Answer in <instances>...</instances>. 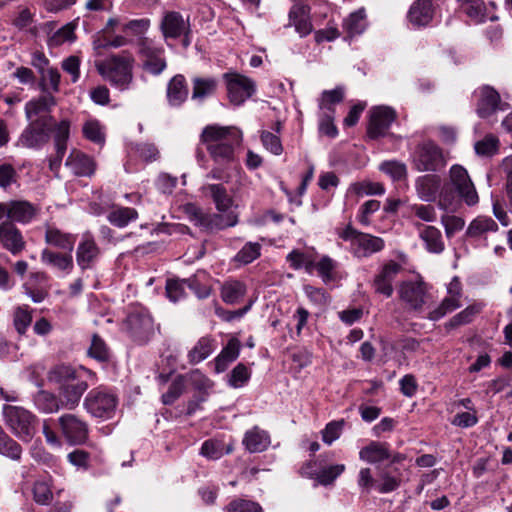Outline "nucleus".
Instances as JSON below:
<instances>
[{"label": "nucleus", "instance_id": "1", "mask_svg": "<svg viewBox=\"0 0 512 512\" xmlns=\"http://www.w3.org/2000/svg\"><path fill=\"white\" fill-rule=\"evenodd\" d=\"M200 141L215 164L206 177L228 182L227 170L236 161L235 149L241 142L240 132L233 127L208 125L203 129Z\"/></svg>", "mask_w": 512, "mask_h": 512}, {"label": "nucleus", "instance_id": "2", "mask_svg": "<svg viewBox=\"0 0 512 512\" xmlns=\"http://www.w3.org/2000/svg\"><path fill=\"white\" fill-rule=\"evenodd\" d=\"M134 63L135 59L131 54L122 53L96 62V69L112 86L125 91L133 82Z\"/></svg>", "mask_w": 512, "mask_h": 512}, {"label": "nucleus", "instance_id": "3", "mask_svg": "<svg viewBox=\"0 0 512 512\" xmlns=\"http://www.w3.org/2000/svg\"><path fill=\"white\" fill-rule=\"evenodd\" d=\"M340 239L349 244L348 251L358 259L363 260L371 257L373 254L381 252L385 248V241L379 236L361 232L351 224L337 231Z\"/></svg>", "mask_w": 512, "mask_h": 512}, {"label": "nucleus", "instance_id": "4", "mask_svg": "<svg viewBox=\"0 0 512 512\" xmlns=\"http://www.w3.org/2000/svg\"><path fill=\"white\" fill-rule=\"evenodd\" d=\"M53 117L50 115L40 116L28 121V125L19 135L16 147L40 150L50 139Z\"/></svg>", "mask_w": 512, "mask_h": 512}, {"label": "nucleus", "instance_id": "5", "mask_svg": "<svg viewBox=\"0 0 512 512\" xmlns=\"http://www.w3.org/2000/svg\"><path fill=\"white\" fill-rule=\"evenodd\" d=\"M137 53L141 68L151 76H160L168 66L166 52L162 45L156 44L149 38H140L137 43Z\"/></svg>", "mask_w": 512, "mask_h": 512}, {"label": "nucleus", "instance_id": "6", "mask_svg": "<svg viewBox=\"0 0 512 512\" xmlns=\"http://www.w3.org/2000/svg\"><path fill=\"white\" fill-rule=\"evenodd\" d=\"M441 178L436 174H426L415 180V189L418 197L425 202H434L439 195V207L446 209L454 200V194L450 188H441Z\"/></svg>", "mask_w": 512, "mask_h": 512}, {"label": "nucleus", "instance_id": "7", "mask_svg": "<svg viewBox=\"0 0 512 512\" xmlns=\"http://www.w3.org/2000/svg\"><path fill=\"white\" fill-rule=\"evenodd\" d=\"M117 404V396L103 386L91 389L83 402V406L89 414L95 418L102 419L112 418Z\"/></svg>", "mask_w": 512, "mask_h": 512}, {"label": "nucleus", "instance_id": "8", "mask_svg": "<svg viewBox=\"0 0 512 512\" xmlns=\"http://www.w3.org/2000/svg\"><path fill=\"white\" fill-rule=\"evenodd\" d=\"M160 30L167 43L169 40L181 38L183 47L187 48L192 42L190 20L189 18L185 19L182 14L177 11L164 13L160 22Z\"/></svg>", "mask_w": 512, "mask_h": 512}, {"label": "nucleus", "instance_id": "9", "mask_svg": "<svg viewBox=\"0 0 512 512\" xmlns=\"http://www.w3.org/2000/svg\"><path fill=\"white\" fill-rule=\"evenodd\" d=\"M3 414L7 425L22 441L29 442L34 433V416L27 410L16 406H5Z\"/></svg>", "mask_w": 512, "mask_h": 512}, {"label": "nucleus", "instance_id": "10", "mask_svg": "<svg viewBox=\"0 0 512 512\" xmlns=\"http://www.w3.org/2000/svg\"><path fill=\"white\" fill-rule=\"evenodd\" d=\"M415 168L420 172L440 170L446 165V160L440 147L431 141L419 144L413 155Z\"/></svg>", "mask_w": 512, "mask_h": 512}, {"label": "nucleus", "instance_id": "11", "mask_svg": "<svg viewBox=\"0 0 512 512\" xmlns=\"http://www.w3.org/2000/svg\"><path fill=\"white\" fill-rule=\"evenodd\" d=\"M223 78L226 82L228 98L234 105H242L256 92L254 80L245 75L229 72L225 73Z\"/></svg>", "mask_w": 512, "mask_h": 512}, {"label": "nucleus", "instance_id": "12", "mask_svg": "<svg viewBox=\"0 0 512 512\" xmlns=\"http://www.w3.org/2000/svg\"><path fill=\"white\" fill-rule=\"evenodd\" d=\"M449 179L451 185L455 188L459 197L468 206H475L479 202V196L476 188L467 172V170L458 164L451 166L449 170Z\"/></svg>", "mask_w": 512, "mask_h": 512}, {"label": "nucleus", "instance_id": "13", "mask_svg": "<svg viewBox=\"0 0 512 512\" xmlns=\"http://www.w3.org/2000/svg\"><path fill=\"white\" fill-rule=\"evenodd\" d=\"M477 98L476 112L481 118H488L497 111H506L509 103L501 101L500 94L491 86L484 85L474 92Z\"/></svg>", "mask_w": 512, "mask_h": 512}, {"label": "nucleus", "instance_id": "14", "mask_svg": "<svg viewBox=\"0 0 512 512\" xmlns=\"http://www.w3.org/2000/svg\"><path fill=\"white\" fill-rule=\"evenodd\" d=\"M126 327L131 337L139 343H144L154 332L153 318L148 311L136 309L127 316Z\"/></svg>", "mask_w": 512, "mask_h": 512}, {"label": "nucleus", "instance_id": "15", "mask_svg": "<svg viewBox=\"0 0 512 512\" xmlns=\"http://www.w3.org/2000/svg\"><path fill=\"white\" fill-rule=\"evenodd\" d=\"M61 432L68 443L80 445L88 439V424L74 414H64L58 418Z\"/></svg>", "mask_w": 512, "mask_h": 512}, {"label": "nucleus", "instance_id": "16", "mask_svg": "<svg viewBox=\"0 0 512 512\" xmlns=\"http://www.w3.org/2000/svg\"><path fill=\"white\" fill-rule=\"evenodd\" d=\"M396 117V112L391 107L377 106L372 108L367 130L368 136L372 139L384 136Z\"/></svg>", "mask_w": 512, "mask_h": 512}, {"label": "nucleus", "instance_id": "17", "mask_svg": "<svg viewBox=\"0 0 512 512\" xmlns=\"http://www.w3.org/2000/svg\"><path fill=\"white\" fill-rule=\"evenodd\" d=\"M402 271V266L396 261H388L379 269L374 276L372 287L377 294H381L386 298L393 295V282L397 275Z\"/></svg>", "mask_w": 512, "mask_h": 512}, {"label": "nucleus", "instance_id": "18", "mask_svg": "<svg viewBox=\"0 0 512 512\" xmlns=\"http://www.w3.org/2000/svg\"><path fill=\"white\" fill-rule=\"evenodd\" d=\"M191 221L205 231H213L235 226L238 219L234 214L224 217L219 214H206L201 209L193 208Z\"/></svg>", "mask_w": 512, "mask_h": 512}, {"label": "nucleus", "instance_id": "19", "mask_svg": "<svg viewBox=\"0 0 512 512\" xmlns=\"http://www.w3.org/2000/svg\"><path fill=\"white\" fill-rule=\"evenodd\" d=\"M101 255V249L90 232L81 236L76 249V261L80 269H91Z\"/></svg>", "mask_w": 512, "mask_h": 512}, {"label": "nucleus", "instance_id": "20", "mask_svg": "<svg viewBox=\"0 0 512 512\" xmlns=\"http://www.w3.org/2000/svg\"><path fill=\"white\" fill-rule=\"evenodd\" d=\"M399 297L411 309L419 311L426 302L427 287L422 281H405L400 285Z\"/></svg>", "mask_w": 512, "mask_h": 512}, {"label": "nucleus", "instance_id": "21", "mask_svg": "<svg viewBox=\"0 0 512 512\" xmlns=\"http://www.w3.org/2000/svg\"><path fill=\"white\" fill-rule=\"evenodd\" d=\"M0 243L12 255L20 254L26 247L21 231L11 221H4L0 224Z\"/></svg>", "mask_w": 512, "mask_h": 512}, {"label": "nucleus", "instance_id": "22", "mask_svg": "<svg viewBox=\"0 0 512 512\" xmlns=\"http://www.w3.org/2000/svg\"><path fill=\"white\" fill-rule=\"evenodd\" d=\"M87 380L80 375L77 380L66 384L59 389V399L62 409L74 410L78 407L83 394L89 387Z\"/></svg>", "mask_w": 512, "mask_h": 512}, {"label": "nucleus", "instance_id": "23", "mask_svg": "<svg viewBox=\"0 0 512 512\" xmlns=\"http://www.w3.org/2000/svg\"><path fill=\"white\" fill-rule=\"evenodd\" d=\"M65 166L78 177H91L96 169V164L91 157L75 149L67 157Z\"/></svg>", "mask_w": 512, "mask_h": 512}, {"label": "nucleus", "instance_id": "24", "mask_svg": "<svg viewBox=\"0 0 512 512\" xmlns=\"http://www.w3.org/2000/svg\"><path fill=\"white\" fill-rule=\"evenodd\" d=\"M289 25L295 27L300 37H305L312 32L310 19V7L303 3H294L289 11Z\"/></svg>", "mask_w": 512, "mask_h": 512}, {"label": "nucleus", "instance_id": "25", "mask_svg": "<svg viewBox=\"0 0 512 512\" xmlns=\"http://www.w3.org/2000/svg\"><path fill=\"white\" fill-rule=\"evenodd\" d=\"M40 207L26 200H13L9 202L8 221L21 224L30 223L39 213Z\"/></svg>", "mask_w": 512, "mask_h": 512}, {"label": "nucleus", "instance_id": "26", "mask_svg": "<svg viewBox=\"0 0 512 512\" xmlns=\"http://www.w3.org/2000/svg\"><path fill=\"white\" fill-rule=\"evenodd\" d=\"M414 226L418 229L419 237L424 242L428 252L439 254L444 251L445 244L441 231L438 228L431 225H423L419 222H415Z\"/></svg>", "mask_w": 512, "mask_h": 512}, {"label": "nucleus", "instance_id": "27", "mask_svg": "<svg viewBox=\"0 0 512 512\" xmlns=\"http://www.w3.org/2000/svg\"><path fill=\"white\" fill-rule=\"evenodd\" d=\"M187 82L182 74L173 76L167 83L166 98L172 107H180L188 98Z\"/></svg>", "mask_w": 512, "mask_h": 512}, {"label": "nucleus", "instance_id": "28", "mask_svg": "<svg viewBox=\"0 0 512 512\" xmlns=\"http://www.w3.org/2000/svg\"><path fill=\"white\" fill-rule=\"evenodd\" d=\"M56 105V99L51 93L43 92V95L29 100L25 104V116L28 121L46 115Z\"/></svg>", "mask_w": 512, "mask_h": 512}, {"label": "nucleus", "instance_id": "29", "mask_svg": "<svg viewBox=\"0 0 512 512\" xmlns=\"http://www.w3.org/2000/svg\"><path fill=\"white\" fill-rule=\"evenodd\" d=\"M192 82L191 99L203 102L206 98L213 96L218 89V80L211 76H195Z\"/></svg>", "mask_w": 512, "mask_h": 512}, {"label": "nucleus", "instance_id": "30", "mask_svg": "<svg viewBox=\"0 0 512 512\" xmlns=\"http://www.w3.org/2000/svg\"><path fill=\"white\" fill-rule=\"evenodd\" d=\"M460 8L474 22L495 21L498 17L488 11L483 0H458Z\"/></svg>", "mask_w": 512, "mask_h": 512}, {"label": "nucleus", "instance_id": "31", "mask_svg": "<svg viewBox=\"0 0 512 512\" xmlns=\"http://www.w3.org/2000/svg\"><path fill=\"white\" fill-rule=\"evenodd\" d=\"M391 452L389 444L384 442L372 441L367 446L363 447L359 452V458L370 464H376L389 460Z\"/></svg>", "mask_w": 512, "mask_h": 512}, {"label": "nucleus", "instance_id": "32", "mask_svg": "<svg viewBox=\"0 0 512 512\" xmlns=\"http://www.w3.org/2000/svg\"><path fill=\"white\" fill-rule=\"evenodd\" d=\"M201 191L213 200L219 212H226L233 205V199L228 195L223 184H206L201 188Z\"/></svg>", "mask_w": 512, "mask_h": 512}, {"label": "nucleus", "instance_id": "33", "mask_svg": "<svg viewBox=\"0 0 512 512\" xmlns=\"http://www.w3.org/2000/svg\"><path fill=\"white\" fill-rule=\"evenodd\" d=\"M45 243L55 248L72 252L75 245V236L66 233L54 226H47L45 230Z\"/></svg>", "mask_w": 512, "mask_h": 512}, {"label": "nucleus", "instance_id": "34", "mask_svg": "<svg viewBox=\"0 0 512 512\" xmlns=\"http://www.w3.org/2000/svg\"><path fill=\"white\" fill-rule=\"evenodd\" d=\"M41 261L48 266L67 273H70L74 267L72 254L68 251L67 253H59L45 248L41 252Z\"/></svg>", "mask_w": 512, "mask_h": 512}, {"label": "nucleus", "instance_id": "35", "mask_svg": "<svg viewBox=\"0 0 512 512\" xmlns=\"http://www.w3.org/2000/svg\"><path fill=\"white\" fill-rule=\"evenodd\" d=\"M243 445L250 453L262 452L270 445V436L266 431L255 426L245 433Z\"/></svg>", "mask_w": 512, "mask_h": 512}, {"label": "nucleus", "instance_id": "36", "mask_svg": "<svg viewBox=\"0 0 512 512\" xmlns=\"http://www.w3.org/2000/svg\"><path fill=\"white\" fill-rule=\"evenodd\" d=\"M80 374L74 367L66 364H58L50 368L47 372L49 383L55 384L60 389L66 384L77 380Z\"/></svg>", "mask_w": 512, "mask_h": 512}, {"label": "nucleus", "instance_id": "37", "mask_svg": "<svg viewBox=\"0 0 512 512\" xmlns=\"http://www.w3.org/2000/svg\"><path fill=\"white\" fill-rule=\"evenodd\" d=\"M433 18L432 3L430 0H417L408 12L409 21L415 26H425Z\"/></svg>", "mask_w": 512, "mask_h": 512}, {"label": "nucleus", "instance_id": "38", "mask_svg": "<svg viewBox=\"0 0 512 512\" xmlns=\"http://www.w3.org/2000/svg\"><path fill=\"white\" fill-rule=\"evenodd\" d=\"M239 354L240 342L237 338H231L214 360L215 371L217 373L226 371L228 366L239 357Z\"/></svg>", "mask_w": 512, "mask_h": 512}, {"label": "nucleus", "instance_id": "39", "mask_svg": "<svg viewBox=\"0 0 512 512\" xmlns=\"http://www.w3.org/2000/svg\"><path fill=\"white\" fill-rule=\"evenodd\" d=\"M215 350V341L209 336L201 337L194 347L188 352V360L191 364H197L208 358Z\"/></svg>", "mask_w": 512, "mask_h": 512}, {"label": "nucleus", "instance_id": "40", "mask_svg": "<svg viewBox=\"0 0 512 512\" xmlns=\"http://www.w3.org/2000/svg\"><path fill=\"white\" fill-rule=\"evenodd\" d=\"M33 401L36 408L43 413H55L62 409L59 396L46 390H39L35 394Z\"/></svg>", "mask_w": 512, "mask_h": 512}, {"label": "nucleus", "instance_id": "41", "mask_svg": "<svg viewBox=\"0 0 512 512\" xmlns=\"http://www.w3.org/2000/svg\"><path fill=\"white\" fill-rule=\"evenodd\" d=\"M246 294V286L238 280L225 281L221 286V298L227 304H235Z\"/></svg>", "mask_w": 512, "mask_h": 512}, {"label": "nucleus", "instance_id": "42", "mask_svg": "<svg viewBox=\"0 0 512 512\" xmlns=\"http://www.w3.org/2000/svg\"><path fill=\"white\" fill-rule=\"evenodd\" d=\"M138 218V212L131 207H116L107 215V220L118 228L126 227Z\"/></svg>", "mask_w": 512, "mask_h": 512}, {"label": "nucleus", "instance_id": "43", "mask_svg": "<svg viewBox=\"0 0 512 512\" xmlns=\"http://www.w3.org/2000/svg\"><path fill=\"white\" fill-rule=\"evenodd\" d=\"M497 229L498 225L492 218L479 216L469 224L466 233L469 237L478 238L487 232H495Z\"/></svg>", "mask_w": 512, "mask_h": 512}, {"label": "nucleus", "instance_id": "44", "mask_svg": "<svg viewBox=\"0 0 512 512\" xmlns=\"http://www.w3.org/2000/svg\"><path fill=\"white\" fill-rule=\"evenodd\" d=\"M0 454L13 460L20 461L22 447L19 443L8 436L0 427Z\"/></svg>", "mask_w": 512, "mask_h": 512}, {"label": "nucleus", "instance_id": "45", "mask_svg": "<svg viewBox=\"0 0 512 512\" xmlns=\"http://www.w3.org/2000/svg\"><path fill=\"white\" fill-rule=\"evenodd\" d=\"M344 29L350 36H355L361 34L366 28V13L365 10L359 9L353 13H351L344 20Z\"/></svg>", "mask_w": 512, "mask_h": 512}, {"label": "nucleus", "instance_id": "46", "mask_svg": "<svg viewBox=\"0 0 512 512\" xmlns=\"http://www.w3.org/2000/svg\"><path fill=\"white\" fill-rule=\"evenodd\" d=\"M344 91L341 87L333 90H324L319 99V109L322 112L334 113V105L343 101Z\"/></svg>", "mask_w": 512, "mask_h": 512}, {"label": "nucleus", "instance_id": "47", "mask_svg": "<svg viewBox=\"0 0 512 512\" xmlns=\"http://www.w3.org/2000/svg\"><path fill=\"white\" fill-rule=\"evenodd\" d=\"M319 276L324 283H329L337 278L339 263L329 256H323L315 265Z\"/></svg>", "mask_w": 512, "mask_h": 512}, {"label": "nucleus", "instance_id": "48", "mask_svg": "<svg viewBox=\"0 0 512 512\" xmlns=\"http://www.w3.org/2000/svg\"><path fill=\"white\" fill-rule=\"evenodd\" d=\"M483 307L484 304L480 302L469 305L450 319L449 326L454 328L470 323L473 318L482 311Z\"/></svg>", "mask_w": 512, "mask_h": 512}, {"label": "nucleus", "instance_id": "49", "mask_svg": "<svg viewBox=\"0 0 512 512\" xmlns=\"http://www.w3.org/2000/svg\"><path fill=\"white\" fill-rule=\"evenodd\" d=\"M474 149L479 156L492 157L498 152L499 139L493 134H487L475 143Z\"/></svg>", "mask_w": 512, "mask_h": 512}, {"label": "nucleus", "instance_id": "50", "mask_svg": "<svg viewBox=\"0 0 512 512\" xmlns=\"http://www.w3.org/2000/svg\"><path fill=\"white\" fill-rule=\"evenodd\" d=\"M346 466L344 464H334L323 467L317 474V483L323 486H328L334 483V481L345 471Z\"/></svg>", "mask_w": 512, "mask_h": 512}, {"label": "nucleus", "instance_id": "51", "mask_svg": "<svg viewBox=\"0 0 512 512\" xmlns=\"http://www.w3.org/2000/svg\"><path fill=\"white\" fill-rule=\"evenodd\" d=\"M261 244L258 242H247L235 256V261L247 265L261 255Z\"/></svg>", "mask_w": 512, "mask_h": 512}, {"label": "nucleus", "instance_id": "52", "mask_svg": "<svg viewBox=\"0 0 512 512\" xmlns=\"http://www.w3.org/2000/svg\"><path fill=\"white\" fill-rule=\"evenodd\" d=\"M88 355L99 362H106L109 360L110 353L105 341L97 334H93L91 338V345L88 349Z\"/></svg>", "mask_w": 512, "mask_h": 512}, {"label": "nucleus", "instance_id": "53", "mask_svg": "<svg viewBox=\"0 0 512 512\" xmlns=\"http://www.w3.org/2000/svg\"><path fill=\"white\" fill-rule=\"evenodd\" d=\"M460 299L457 297L447 296L445 297L440 305L429 313V319L437 321L444 317L447 313H450L461 307Z\"/></svg>", "mask_w": 512, "mask_h": 512}, {"label": "nucleus", "instance_id": "54", "mask_svg": "<svg viewBox=\"0 0 512 512\" xmlns=\"http://www.w3.org/2000/svg\"><path fill=\"white\" fill-rule=\"evenodd\" d=\"M379 169L390 176L394 181H400L407 177L406 165L397 160L385 161L380 164Z\"/></svg>", "mask_w": 512, "mask_h": 512}, {"label": "nucleus", "instance_id": "55", "mask_svg": "<svg viewBox=\"0 0 512 512\" xmlns=\"http://www.w3.org/2000/svg\"><path fill=\"white\" fill-rule=\"evenodd\" d=\"M204 276L205 272H197L186 279L187 287L192 290L199 299L208 298L212 292L211 286L201 283V277Z\"/></svg>", "mask_w": 512, "mask_h": 512}, {"label": "nucleus", "instance_id": "56", "mask_svg": "<svg viewBox=\"0 0 512 512\" xmlns=\"http://www.w3.org/2000/svg\"><path fill=\"white\" fill-rule=\"evenodd\" d=\"M70 121L63 119L54 125V146L55 148H61L67 150V142L70 136Z\"/></svg>", "mask_w": 512, "mask_h": 512}, {"label": "nucleus", "instance_id": "57", "mask_svg": "<svg viewBox=\"0 0 512 512\" xmlns=\"http://www.w3.org/2000/svg\"><path fill=\"white\" fill-rule=\"evenodd\" d=\"M350 189L358 196L382 195L385 193L384 186L378 182H356L351 185Z\"/></svg>", "mask_w": 512, "mask_h": 512}, {"label": "nucleus", "instance_id": "58", "mask_svg": "<svg viewBox=\"0 0 512 512\" xmlns=\"http://www.w3.org/2000/svg\"><path fill=\"white\" fill-rule=\"evenodd\" d=\"M400 486V480L389 472L381 470L378 473L376 490L381 494L395 491Z\"/></svg>", "mask_w": 512, "mask_h": 512}, {"label": "nucleus", "instance_id": "59", "mask_svg": "<svg viewBox=\"0 0 512 512\" xmlns=\"http://www.w3.org/2000/svg\"><path fill=\"white\" fill-rule=\"evenodd\" d=\"M186 279H168L166 282V295L172 302H177L186 296Z\"/></svg>", "mask_w": 512, "mask_h": 512}, {"label": "nucleus", "instance_id": "60", "mask_svg": "<svg viewBox=\"0 0 512 512\" xmlns=\"http://www.w3.org/2000/svg\"><path fill=\"white\" fill-rule=\"evenodd\" d=\"M409 211L411 216L424 222H435L437 219L436 209L430 204H412Z\"/></svg>", "mask_w": 512, "mask_h": 512}, {"label": "nucleus", "instance_id": "61", "mask_svg": "<svg viewBox=\"0 0 512 512\" xmlns=\"http://www.w3.org/2000/svg\"><path fill=\"white\" fill-rule=\"evenodd\" d=\"M231 450L224 451L223 443L217 440H206L201 447L200 454L208 459L217 460L224 454L229 453Z\"/></svg>", "mask_w": 512, "mask_h": 512}, {"label": "nucleus", "instance_id": "62", "mask_svg": "<svg viewBox=\"0 0 512 512\" xmlns=\"http://www.w3.org/2000/svg\"><path fill=\"white\" fill-rule=\"evenodd\" d=\"M260 139L263 147L272 153L273 155L279 156L283 152V145L278 135L263 130L260 134Z\"/></svg>", "mask_w": 512, "mask_h": 512}, {"label": "nucleus", "instance_id": "63", "mask_svg": "<svg viewBox=\"0 0 512 512\" xmlns=\"http://www.w3.org/2000/svg\"><path fill=\"white\" fill-rule=\"evenodd\" d=\"M227 512H263L261 505L255 501L237 498L226 507Z\"/></svg>", "mask_w": 512, "mask_h": 512}, {"label": "nucleus", "instance_id": "64", "mask_svg": "<svg viewBox=\"0 0 512 512\" xmlns=\"http://www.w3.org/2000/svg\"><path fill=\"white\" fill-rule=\"evenodd\" d=\"M32 322V316L27 305L19 306L14 313V326L19 334H24Z\"/></svg>", "mask_w": 512, "mask_h": 512}]
</instances>
